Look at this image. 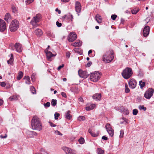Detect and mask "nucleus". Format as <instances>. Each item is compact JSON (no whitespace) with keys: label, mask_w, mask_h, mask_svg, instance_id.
<instances>
[{"label":"nucleus","mask_w":154,"mask_h":154,"mask_svg":"<svg viewBox=\"0 0 154 154\" xmlns=\"http://www.w3.org/2000/svg\"><path fill=\"white\" fill-rule=\"evenodd\" d=\"M14 48L16 49L17 52H20L22 50V45L19 43H16L14 45V49L12 48V50H14Z\"/></svg>","instance_id":"dca6fc26"},{"label":"nucleus","mask_w":154,"mask_h":154,"mask_svg":"<svg viewBox=\"0 0 154 154\" xmlns=\"http://www.w3.org/2000/svg\"><path fill=\"white\" fill-rule=\"evenodd\" d=\"M91 64L92 62L91 61H89L87 64V67H89L91 65Z\"/></svg>","instance_id":"5fc2aeb1"},{"label":"nucleus","mask_w":154,"mask_h":154,"mask_svg":"<svg viewBox=\"0 0 154 154\" xmlns=\"http://www.w3.org/2000/svg\"><path fill=\"white\" fill-rule=\"evenodd\" d=\"M139 85L140 86V88H142L145 85V83L144 82H142V81H140L139 82Z\"/></svg>","instance_id":"473e14b6"},{"label":"nucleus","mask_w":154,"mask_h":154,"mask_svg":"<svg viewBox=\"0 0 154 154\" xmlns=\"http://www.w3.org/2000/svg\"><path fill=\"white\" fill-rule=\"evenodd\" d=\"M96 20L99 23H100L102 22L101 16L99 14H97L95 17Z\"/></svg>","instance_id":"4be33fe9"},{"label":"nucleus","mask_w":154,"mask_h":154,"mask_svg":"<svg viewBox=\"0 0 154 154\" xmlns=\"http://www.w3.org/2000/svg\"><path fill=\"white\" fill-rule=\"evenodd\" d=\"M13 54H11V57L10 59L7 61L8 64H11L13 63Z\"/></svg>","instance_id":"7c9ffc66"},{"label":"nucleus","mask_w":154,"mask_h":154,"mask_svg":"<svg viewBox=\"0 0 154 154\" xmlns=\"http://www.w3.org/2000/svg\"><path fill=\"white\" fill-rule=\"evenodd\" d=\"M7 135L5 134L4 136H3L2 135H0V137L1 138H5L7 137Z\"/></svg>","instance_id":"13d9d810"},{"label":"nucleus","mask_w":154,"mask_h":154,"mask_svg":"<svg viewBox=\"0 0 154 154\" xmlns=\"http://www.w3.org/2000/svg\"><path fill=\"white\" fill-rule=\"evenodd\" d=\"M138 108L140 110L143 109L144 111H146V108L143 105H140L139 106Z\"/></svg>","instance_id":"ea45409f"},{"label":"nucleus","mask_w":154,"mask_h":154,"mask_svg":"<svg viewBox=\"0 0 154 154\" xmlns=\"http://www.w3.org/2000/svg\"><path fill=\"white\" fill-rule=\"evenodd\" d=\"M6 28V23L5 21L0 19V31L4 32Z\"/></svg>","instance_id":"4468645a"},{"label":"nucleus","mask_w":154,"mask_h":154,"mask_svg":"<svg viewBox=\"0 0 154 154\" xmlns=\"http://www.w3.org/2000/svg\"><path fill=\"white\" fill-rule=\"evenodd\" d=\"M64 66V65L63 64L62 65L60 66L57 68V70H60Z\"/></svg>","instance_id":"680f3d73"},{"label":"nucleus","mask_w":154,"mask_h":154,"mask_svg":"<svg viewBox=\"0 0 154 154\" xmlns=\"http://www.w3.org/2000/svg\"><path fill=\"white\" fill-rule=\"evenodd\" d=\"M11 16L10 14L9 13H7L4 19L7 22H8V20H11Z\"/></svg>","instance_id":"b1692460"},{"label":"nucleus","mask_w":154,"mask_h":154,"mask_svg":"<svg viewBox=\"0 0 154 154\" xmlns=\"http://www.w3.org/2000/svg\"><path fill=\"white\" fill-rule=\"evenodd\" d=\"M9 99L11 101L17 100L18 99L17 96L16 95H14L11 96L9 97Z\"/></svg>","instance_id":"c85d7f7f"},{"label":"nucleus","mask_w":154,"mask_h":154,"mask_svg":"<svg viewBox=\"0 0 154 154\" xmlns=\"http://www.w3.org/2000/svg\"><path fill=\"white\" fill-rule=\"evenodd\" d=\"M133 74L132 69L130 67H126L124 69L122 73V77L125 79L129 78Z\"/></svg>","instance_id":"7ed1b4c3"},{"label":"nucleus","mask_w":154,"mask_h":154,"mask_svg":"<svg viewBox=\"0 0 154 154\" xmlns=\"http://www.w3.org/2000/svg\"><path fill=\"white\" fill-rule=\"evenodd\" d=\"M57 103V100L56 99H52L51 100V104L52 106H55Z\"/></svg>","instance_id":"72a5a7b5"},{"label":"nucleus","mask_w":154,"mask_h":154,"mask_svg":"<svg viewBox=\"0 0 154 154\" xmlns=\"http://www.w3.org/2000/svg\"><path fill=\"white\" fill-rule=\"evenodd\" d=\"M139 11V9H138L137 10L132 9L131 10V12L132 14H135Z\"/></svg>","instance_id":"4c0bfd02"},{"label":"nucleus","mask_w":154,"mask_h":154,"mask_svg":"<svg viewBox=\"0 0 154 154\" xmlns=\"http://www.w3.org/2000/svg\"><path fill=\"white\" fill-rule=\"evenodd\" d=\"M71 112L69 110H68L65 113V118L68 119H70L72 118V116L70 114Z\"/></svg>","instance_id":"412c9836"},{"label":"nucleus","mask_w":154,"mask_h":154,"mask_svg":"<svg viewBox=\"0 0 154 154\" xmlns=\"http://www.w3.org/2000/svg\"><path fill=\"white\" fill-rule=\"evenodd\" d=\"M79 48H75L74 49V51L76 52H77V53H79Z\"/></svg>","instance_id":"0e129e2a"},{"label":"nucleus","mask_w":154,"mask_h":154,"mask_svg":"<svg viewBox=\"0 0 154 154\" xmlns=\"http://www.w3.org/2000/svg\"><path fill=\"white\" fill-rule=\"evenodd\" d=\"M122 119L125 122V125H127L128 124V119H126L124 117H123L122 118Z\"/></svg>","instance_id":"09e8293b"},{"label":"nucleus","mask_w":154,"mask_h":154,"mask_svg":"<svg viewBox=\"0 0 154 154\" xmlns=\"http://www.w3.org/2000/svg\"><path fill=\"white\" fill-rule=\"evenodd\" d=\"M31 126L32 129L40 131L42 128V122L37 116H33L31 120Z\"/></svg>","instance_id":"f257e3e1"},{"label":"nucleus","mask_w":154,"mask_h":154,"mask_svg":"<svg viewBox=\"0 0 154 154\" xmlns=\"http://www.w3.org/2000/svg\"><path fill=\"white\" fill-rule=\"evenodd\" d=\"M55 11L57 12H58V13L59 14H60L61 13L60 10H59L58 8H57L56 9Z\"/></svg>","instance_id":"69168bd1"},{"label":"nucleus","mask_w":154,"mask_h":154,"mask_svg":"<svg viewBox=\"0 0 154 154\" xmlns=\"http://www.w3.org/2000/svg\"><path fill=\"white\" fill-rule=\"evenodd\" d=\"M78 141L80 144H82L84 143L85 140L83 137H81L79 140Z\"/></svg>","instance_id":"f704fd0d"},{"label":"nucleus","mask_w":154,"mask_h":154,"mask_svg":"<svg viewBox=\"0 0 154 154\" xmlns=\"http://www.w3.org/2000/svg\"><path fill=\"white\" fill-rule=\"evenodd\" d=\"M0 85H1V86L2 87H4L6 85V83L5 82H1Z\"/></svg>","instance_id":"3c124183"},{"label":"nucleus","mask_w":154,"mask_h":154,"mask_svg":"<svg viewBox=\"0 0 154 154\" xmlns=\"http://www.w3.org/2000/svg\"><path fill=\"white\" fill-rule=\"evenodd\" d=\"M19 26V21L17 20H13L11 22L10 26L9 28L11 32H14L18 28Z\"/></svg>","instance_id":"39448f33"},{"label":"nucleus","mask_w":154,"mask_h":154,"mask_svg":"<svg viewBox=\"0 0 154 154\" xmlns=\"http://www.w3.org/2000/svg\"><path fill=\"white\" fill-rule=\"evenodd\" d=\"M122 119L125 122V125H127L128 124V119H126L124 117H123L122 118Z\"/></svg>","instance_id":"de8ad7c7"},{"label":"nucleus","mask_w":154,"mask_h":154,"mask_svg":"<svg viewBox=\"0 0 154 154\" xmlns=\"http://www.w3.org/2000/svg\"><path fill=\"white\" fill-rule=\"evenodd\" d=\"M124 134V133L123 130H121L120 131V134L119 136V137H123V136Z\"/></svg>","instance_id":"49530a36"},{"label":"nucleus","mask_w":154,"mask_h":154,"mask_svg":"<svg viewBox=\"0 0 154 154\" xmlns=\"http://www.w3.org/2000/svg\"><path fill=\"white\" fill-rule=\"evenodd\" d=\"M114 53L113 50L110 49L104 54L103 56V60L107 63L111 62L114 58Z\"/></svg>","instance_id":"f03ea898"},{"label":"nucleus","mask_w":154,"mask_h":154,"mask_svg":"<svg viewBox=\"0 0 154 154\" xmlns=\"http://www.w3.org/2000/svg\"><path fill=\"white\" fill-rule=\"evenodd\" d=\"M85 119V117L83 116H80L78 118V120L79 121H84Z\"/></svg>","instance_id":"e433bc0d"},{"label":"nucleus","mask_w":154,"mask_h":154,"mask_svg":"<svg viewBox=\"0 0 154 154\" xmlns=\"http://www.w3.org/2000/svg\"><path fill=\"white\" fill-rule=\"evenodd\" d=\"M48 123L49 124L50 126L51 127H55L57 126V125L55 124H54L51 122L49 121L48 122Z\"/></svg>","instance_id":"a18cd8bd"},{"label":"nucleus","mask_w":154,"mask_h":154,"mask_svg":"<svg viewBox=\"0 0 154 154\" xmlns=\"http://www.w3.org/2000/svg\"><path fill=\"white\" fill-rule=\"evenodd\" d=\"M11 9L12 12L14 13H17V8L14 5H12Z\"/></svg>","instance_id":"c756f323"},{"label":"nucleus","mask_w":154,"mask_h":154,"mask_svg":"<svg viewBox=\"0 0 154 154\" xmlns=\"http://www.w3.org/2000/svg\"><path fill=\"white\" fill-rule=\"evenodd\" d=\"M60 115L58 113H55L54 114V118L55 120H57L58 119V117Z\"/></svg>","instance_id":"37998d69"},{"label":"nucleus","mask_w":154,"mask_h":154,"mask_svg":"<svg viewBox=\"0 0 154 154\" xmlns=\"http://www.w3.org/2000/svg\"><path fill=\"white\" fill-rule=\"evenodd\" d=\"M3 101L2 99H0V106L2 105L3 103Z\"/></svg>","instance_id":"774afa93"},{"label":"nucleus","mask_w":154,"mask_h":154,"mask_svg":"<svg viewBox=\"0 0 154 154\" xmlns=\"http://www.w3.org/2000/svg\"><path fill=\"white\" fill-rule=\"evenodd\" d=\"M23 73L22 71H20L18 73L17 77V79L18 80H20L23 77Z\"/></svg>","instance_id":"a878e982"},{"label":"nucleus","mask_w":154,"mask_h":154,"mask_svg":"<svg viewBox=\"0 0 154 154\" xmlns=\"http://www.w3.org/2000/svg\"><path fill=\"white\" fill-rule=\"evenodd\" d=\"M120 109L121 111L123 112V113L125 114L126 115L129 114V110L127 109L124 108L123 106L121 107Z\"/></svg>","instance_id":"5701e85b"},{"label":"nucleus","mask_w":154,"mask_h":154,"mask_svg":"<svg viewBox=\"0 0 154 154\" xmlns=\"http://www.w3.org/2000/svg\"><path fill=\"white\" fill-rule=\"evenodd\" d=\"M82 45V42H80V41H79L78 42H75L73 44V46L76 47H80Z\"/></svg>","instance_id":"cd10ccee"},{"label":"nucleus","mask_w":154,"mask_h":154,"mask_svg":"<svg viewBox=\"0 0 154 154\" xmlns=\"http://www.w3.org/2000/svg\"><path fill=\"white\" fill-rule=\"evenodd\" d=\"M45 52L46 54L47 60L49 61H51L52 60L51 57L53 56H55L56 54H53L51 52L49 51L47 49H46L45 50Z\"/></svg>","instance_id":"9b49d317"},{"label":"nucleus","mask_w":154,"mask_h":154,"mask_svg":"<svg viewBox=\"0 0 154 154\" xmlns=\"http://www.w3.org/2000/svg\"><path fill=\"white\" fill-rule=\"evenodd\" d=\"M61 95H62V96L65 98L67 96L66 94L64 93V92H62L61 93Z\"/></svg>","instance_id":"864d4df0"},{"label":"nucleus","mask_w":154,"mask_h":154,"mask_svg":"<svg viewBox=\"0 0 154 154\" xmlns=\"http://www.w3.org/2000/svg\"><path fill=\"white\" fill-rule=\"evenodd\" d=\"M56 24L57 27H60L62 26L61 23H59L58 21H57L56 22Z\"/></svg>","instance_id":"8fccbe9b"},{"label":"nucleus","mask_w":154,"mask_h":154,"mask_svg":"<svg viewBox=\"0 0 154 154\" xmlns=\"http://www.w3.org/2000/svg\"><path fill=\"white\" fill-rule=\"evenodd\" d=\"M138 112V110L136 109H134L133 110V114L134 115H136Z\"/></svg>","instance_id":"a19ab883"},{"label":"nucleus","mask_w":154,"mask_h":154,"mask_svg":"<svg viewBox=\"0 0 154 154\" xmlns=\"http://www.w3.org/2000/svg\"><path fill=\"white\" fill-rule=\"evenodd\" d=\"M81 5L80 3L78 1H76L75 2V10L78 13L81 12Z\"/></svg>","instance_id":"f3484780"},{"label":"nucleus","mask_w":154,"mask_h":154,"mask_svg":"<svg viewBox=\"0 0 154 154\" xmlns=\"http://www.w3.org/2000/svg\"><path fill=\"white\" fill-rule=\"evenodd\" d=\"M121 23H122L123 24H124V23L125 22V21L124 19L123 18H121Z\"/></svg>","instance_id":"338daca9"},{"label":"nucleus","mask_w":154,"mask_h":154,"mask_svg":"<svg viewBox=\"0 0 154 154\" xmlns=\"http://www.w3.org/2000/svg\"><path fill=\"white\" fill-rule=\"evenodd\" d=\"M27 133L29 137H33L37 135V133L36 132L33 131H28Z\"/></svg>","instance_id":"aec40b11"},{"label":"nucleus","mask_w":154,"mask_h":154,"mask_svg":"<svg viewBox=\"0 0 154 154\" xmlns=\"http://www.w3.org/2000/svg\"><path fill=\"white\" fill-rule=\"evenodd\" d=\"M23 79H26L25 83L26 84H29L30 83V80L29 77L28 75L24 76L23 78Z\"/></svg>","instance_id":"393cba45"},{"label":"nucleus","mask_w":154,"mask_h":154,"mask_svg":"<svg viewBox=\"0 0 154 154\" xmlns=\"http://www.w3.org/2000/svg\"><path fill=\"white\" fill-rule=\"evenodd\" d=\"M62 149L66 154H76L75 151L68 147L63 146Z\"/></svg>","instance_id":"1a4fd4ad"},{"label":"nucleus","mask_w":154,"mask_h":154,"mask_svg":"<svg viewBox=\"0 0 154 154\" xmlns=\"http://www.w3.org/2000/svg\"><path fill=\"white\" fill-rule=\"evenodd\" d=\"M154 90L152 88H149L144 94V97L147 99H149L153 95Z\"/></svg>","instance_id":"0eeeda50"},{"label":"nucleus","mask_w":154,"mask_h":154,"mask_svg":"<svg viewBox=\"0 0 154 154\" xmlns=\"http://www.w3.org/2000/svg\"><path fill=\"white\" fill-rule=\"evenodd\" d=\"M105 127L109 135L111 137L113 136L114 134V130L111 127L110 124L109 123L106 124Z\"/></svg>","instance_id":"6e6552de"},{"label":"nucleus","mask_w":154,"mask_h":154,"mask_svg":"<svg viewBox=\"0 0 154 154\" xmlns=\"http://www.w3.org/2000/svg\"><path fill=\"white\" fill-rule=\"evenodd\" d=\"M129 86L131 89H134L135 88L137 85V82L134 79H131L128 82Z\"/></svg>","instance_id":"f8f14e48"},{"label":"nucleus","mask_w":154,"mask_h":154,"mask_svg":"<svg viewBox=\"0 0 154 154\" xmlns=\"http://www.w3.org/2000/svg\"><path fill=\"white\" fill-rule=\"evenodd\" d=\"M44 106L45 107H49L50 106V103L49 102H47L46 103L44 104Z\"/></svg>","instance_id":"c03bdc74"},{"label":"nucleus","mask_w":154,"mask_h":154,"mask_svg":"<svg viewBox=\"0 0 154 154\" xmlns=\"http://www.w3.org/2000/svg\"><path fill=\"white\" fill-rule=\"evenodd\" d=\"M102 139L103 140H107L108 138L106 136H103L102 137Z\"/></svg>","instance_id":"e2e57ef3"},{"label":"nucleus","mask_w":154,"mask_h":154,"mask_svg":"<svg viewBox=\"0 0 154 154\" xmlns=\"http://www.w3.org/2000/svg\"><path fill=\"white\" fill-rule=\"evenodd\" d=\"M101 75L100 72L95 71L91 74L90 77V79L91 81L96 82L100 79Z\"/></svg>","instance_id":"20e7f679"},{"label":"nucleus","mask_w":154,"mask_h":154,"mask_svg":"<svg viewBox=\"0 0 154 154\" xmlns=\"http://www.w3.org/2000/svg\"><path fill=\"white\" fill-rule=\"evenodd\" d=\"M91 136L93 137H97L98 135V134H95L94 133H92L91 134Z\"/></svg>","instance_id":"6e6d98bb"},{"label":"nucleus","mask_w":154,"mask_h":154,"mask_svg":"<svg viewBox=\"0 0 154 154\" xmlns=\"http://www.w3.org/2000/svg\"><path fill=\"white\" fill-rule=\"evenodd\" d=\"M30 90L31 91L32 93L33 94H35L36 93V92L35 91V89L34 87H33L32 86L30 87Z\"/></svg>","instance_id":"c9c22d12"},{"label":"nucleus","mask_w":154,"mask_h":154,"mask_svg":"<svg viewBox=\"0 0 154 154\" xmlns=\"http://www.w3.org/2000/svg\"><path fill=\"white\" fill-rule=\"evenodd\" d=\"M150 27L148 26H145L143 30V35L144 37H146L149 34Z\"/></svg>","instance_id":"2eb2a0df"},{"label":"nucleus","mask_w":154,"mask_h":154,"mask_svg":"<svg viewBox=\"0 0 154 154\" xmlns=\"http://www.w3.org/2000/svg\"><path fill=\"white\" fill-rule=\"evenodd\" d=\"M130 91V89L128 87V85L127 84L125 85V93H128Z\"/></svg>","instance_id":"58836bf2"},{"label":"nucleus","mask_w":154,"mask_h":154,"mask_svg":"<svg viewBox=\"0 0 154 154\" xmlns=\"http://www.w3.org/2000/svg\"><path fill=\"white\" fill-rule=\"evenodd\" d=\"M78 72L79 75L80 77L84 79L87 78L89 75L88 74L86 71H83L81 69L79 70Z\"/></svg>","instance_id":"9d476101"},{"label":"nucleus","mask_w":154,"mask_h":154,"mask_svg":"<svg viewBox=\"0 0 154 154\" xmlns=\"http://www.w3.org/2000/svg\"><path fill=\"white\" fill-rule=\"evenodd\" d=\"M77 38V35L75 32H71L70 33V36L68 37V40L69 42H72L74 41Z\"/></svg>","instance_id":"ddd939ff"},{"label":"nucleus","mask_w":154,"mask_h":154,"mask_svg":"<svg viewBox=\"0 0 154 154\" xmlns=\"http://www.w3.org/2000/svg\"><path fill=\"white\" fill-rule=\"evenodd\" d=\"M35 33L38 37H40L42 35L43 32L40 29L37 28L35 30Z\"/></svg>","instance_id":"6ab92c4d"},{"label":"nucleus","mask_w":154,"mask_h":154,"mask_svg":"<svg viewBox=\"0 0 154 154\" xmlns=\"http://www.w3.org/2000/svg\"><path fill=\"white\" fill-rule=\"evenodd\" d=\"M70 53L69 52H67L66 54V56L67 57L69 58L70 57Z\"/></svg>","instance_id":"bf43d9fd"},{"label":"nucleus","mask_w":154,"mask_h":154,"mask_svg":"<svg viewBox=\"0 0 154 154\" xmlns=\"http://www.w3.org/2000/svg\"><path fill=\"white\" fill-rule=\"evenodd\" d=\"M42 18V16L40 14H37L32 19L30 23L32 24L34 27L37 26V23Z\"/></svg>","instance_id":"423d86ee"},{"label":"nucleus","mask_w":154,"mask_h":154,"mask_svg":"<svg viewBox=\"0 0 154 154\" xmlns=\"http://www.w3.org/2000/svg\"><path fill=\"white\" fill-rule=\"evenodd\" d=\"M97 154H103L104 151L100 148H98L97 150Z\"/></svg>","instance_id":"2f4dec72"},{"label":"nucleus","mask_w":154,"mask_h":154,"mask_svg":"<svg viewBox=\"0 0 154 154\" xmlns=\"http://www.w3.org/2000/svg\"><path fill=\"white\" fill-rule=\"evenodd\" d=\"M95 106V105L92 104L90 106H87L86 107V109L87 111H89L93 109Z\"/></svg>","instance_id":"bb28decb"},{"label":"nucleus","mask_w":154,"mask_h":154,"mask_svg":"<svg viewBox=\"0 0 154 154\" xmlns=\"http://www.w3.org/2000/svg\"><path fill=\"white\" fill-rule=\"evenodd\" d=\"M143 98L142 97H138L137 98V100L138 102H140L142 99Z\"/></svg>","instance_id":"603ef678"},{"label":"nucleus","mask_w":154,"mask_h":154,"mask_svg":"<svg viewBox=\"0 0 154 154\" xmlns=\"http://www.w3.org/2000/svg\"><path fill=\"white\" fill-rule=\"evenodd\" d=\"M55 133L58 135H62V134L59 131L57 130L55 131Z\"/></svg>","instance_id":"052dcab7"},{"label":"nucleus","mask_w":154,"mask_h":154,"mask_svg":"<svg viewBox=\"0 0 154 154\" xmlns=\"http://www.w3.org/2000/svg\"><path fill=\"white\" fill-rule=\"evenodd\" d=\"M117 16L116 14H112L111 16V18L113 20H115Z\"/></svg>","instance_id":"79ce46f5"},{"label":"nucleus","mask_w":154,"mask_h":154,"mask_svg":"<svg viewBox=\"0 0 154 154\" xmlns=\"http://www.w3.org/2000/svg\"><path fill=\"white\" fill-rule=\"evenodd\" d=\"M93 99L96 101H100L101 98V95L100 93H96L94 94L92 96Z\"/></svg>","instance_id":"a211bd4d"},{"label":"nucleus","mask_w":154,"mask_h":154,"mask_svg":"<svg viewBox=\"0 0 154 154\" xmlns=\"http://www.w3.org/2000/svg\"><path fill=\"white\" fill-rule=\"evenodd\" d=\"M39 151L41 152H45L47 153V152L45 151V149L44 148H41Z\"/></svg>","instance_id":"4d7b16f0"}]
</instances>
